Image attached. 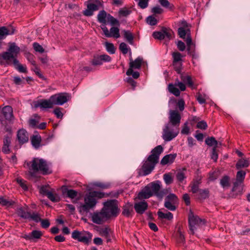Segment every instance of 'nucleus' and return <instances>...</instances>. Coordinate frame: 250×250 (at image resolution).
<instances>
[{
    "label": "nucleus",
    "mask_w": 250,
    "mask_h": 250,
    "mask_svg": "<svg viewBox=\"0 0 250 250\" xmlns=\"http://www.w3.org/2000/svg\"><path fill=\"white\" fill-rule=\"evenodd\" d=\"M163 151V148L161 145L157 146L151 150V154L145 161L139 171V176H146L152 171L156 165L158 163L160 155Z\"/></svg>",
    "instance_id": "nucleus-1"
},
{
    "label": "nucleus",
    "mask_w": 250,
    "mask_h": 250,
    "mask_svg": "<svg viewBox=\"0 0 250 250\" xmlns=\"http://www.w3.org/2000/svg\"><path fill=\"white\" fill-rule=\"evenodd\" d=\"M161 186L159 181L151 182L138 193L137 197L139 199L142 200L148 199L155 195L158 198L162 199L168 193V191L166 189L161 190Z\"/></svg>",
    "instance_id": "nucleus-2"
},
{
    "label": "nucleus",
    "mask_w": 250,
    "mask_h": 250,
    "mask_svg": "<svg viewBox=\"0 0 250 250\" xmlns=\"http://www.w3.org/2000/svg\"><path fill=\"white\" fill-rule=\"evenodd\" d=\"M109 194L103 192L93 191L85 194L84 203L80 205L79 211L81 213L88 212L93 209L97 203V200L109 196Z\"/></svg>",
    "instance_id": "nucleus-3"
},
{
    "label": "nucleus",
    "mask_w": 250,
    "mask_h": 250,
    "mask_svg": "<svg viewBox=\"0 0 250 250\" xmlns=\"http://www.w3.org/2000/svg\"><path fill=\"white\" fill-rule=\"evenodd\" d=\"M30 169L33 170V172H30V175L32 176H34L35 173L39 171L43 175L50 174L52 172L49 169L47 161L38 158H34L32 160Z\"/></svg>",
    "instance_id": "nucleus-4"
},
{
    "label": "nucleus",
    "mask_w": 250,
    "mask_h": 250,
    "mask_svg": "<svg viewBox=\"0 0 250 250\" xmlns=\"http://www.w3.org/2000/svg\"><path fill=\"white\" fill-rule=\"evenodd\" d=\"M104 207L102 208L104 211L108 219L111 217H116L119 214V209L117 204V201L111 200L104 203Z\"/></svg>",
    "instance_id": "nucleus-5"
},
{
    "label": "nucleus",
    "mask_w": 250,
    "mask_h": 250,
    "mask_svg": "<svg viewBox=\"0 0 250 250\" xmlns=\"http://www.w3.org/2000/svg\"><path fill=\"white\" fill-rule=\"evenodd\" d=\"M71 237L74 240L85 245H88L91 242L92 234L86 231H80L78 230H74L72 233Z\"/></svg>",
    "instance_id": "nucleus-6"
},
{
    "label": "nucleus",
    "mask_w": 250,
    "mask_h": 250,
    "mask_svg": "<svg viewBox=\"0 0 250 250\" xmlns=\"http://www.w3.org/2000/svg\"><path fill=\"white\" fill-rule=\"evenodd\" d=\"M188 221L189 233L192 234H194V230L196 229L197 227L205 223V220L200 218L197 215H194L192 212H190L189 214Z\"/></svg>",
    "instance_id": "nucleus-7"
},
{
    "label": "nucleus",
    "mask_w": 250,
    "mask_h": 250,
    "mask_svg": "<svg viewBox=\"0 0 250 250\" xmlns=\"http://www.w3.org/2000/svg\"><path fill=\"white\" fill-rule=\"evenodd\" d=\"M179 204V199L174 193H170L165 199L164 207L168 210L175 211Z\"/></svg>",
    "instance_id": "nucleus-8"
},
{
    "label": "nucleus",
    "mask_w": 250,
    "mask_h": 250,
    "mask_svg": "<svg viewBox=\"0 0 250 250\" xmlns=\"http://www.w3.org/2000/svg\"><path fill=\"white\" fill-rule=\"evenodd\" d=\"M101 4L100 0H89L87 1V9L83 12L85 16H91L94 11L99 10Z\"/></svg>",
    "instance_id": "nucleus-9"
},
{
    "label": "nucleus",
    "mask_w": 250,
    "mask_h": 250,
    "mask_svg": "<svg viewBox=\"0 0 250 250\" xmlns=\"http://www.w3.org/2000/svg\"><path fill=\"white\" fill-rule=\"evenodd\" d=\"M169 122L167 125L173 127L177 128L180 125L181 116L177 110H170L169 111Z\"/></svg>",
    "instance_id": "nucleus-10"
},
{
    "label": "nucleus",
    "mask_w": 250,
    "mask_h": 250,
    "mask_svg": "<svg viewBox=\"0 0 250 250\" xmlns=\"http://www.w3.org/2000/svg\"><path fill=\"white\" fill-rule=\"evenodd\" d=\"M70 98L71 96L67 93H61L51 96V100L55 105H62Z\"/></svg>",
    "instance_id": "nucleus-11"
},
{
    "label": "nucleus",
    "mask_w": 250,
    "mask_h": 250,
    "mask_svg": "<svg viewBox=\"0 0 250 250\" xmlns=\"http://www.w3.org/2000/svg\"><path fill=\"white\" fill-rule=\"evenodd\" d=\"M101 29L103 30L104 36L107 38H114L118 39L120 38V30L118 27L113 26L110 29V31L105 25H102Z\"/></svg>",
    "instance_id": "nucleus-12"
},
{
    "label": "nucleus",
    "mask_w": 250,
    "mask_h": 250,
    "mask_svg": "<svg viewBox=\"0 0 250 250\" xmlns=\"http://www.w3.org/2000/svg\"><path fill=\"white\" fill-rule=\"evenodd\" d=\"M174 130L169 125H166L163 133V138L165 141H170L177 135V133L174 132Z\"/></svg>",
    "instance_id": "nucleus-13"
},
{
    "label": "nucleus",
    "mask_w": 250,
    "mask_h": 250,
    "mask_svg": "<svg viewBox=\"0 0 250 250\" xmlns=\"http://www.w3.org/2000/svg\"><path fill=\"white\" fill-rule=\"evenodd\" d=\"M111 60V58L106 54L94 55L91 61V63L94 66L101 65L103 64V62H109Z\"/></svg>",
    "instance_id": "nucleus-14"
},
{
    "label": "nucleus",
    "mask_w": 250,
    "mask_h": 250,
    "mask_svg": "<svg viewBox=\"0 0 250 250\" xmlns=\"http://www.w3.org/2000/svg\"><path fill=\"white\" fill-rule=\"evenodd\" d=\"M91 218L93 223L99 225L103 224L105 220L108 219L102 209L100 212H94L92 214Z\"/></svg>",
    "instance_id": "nucleus-15"
},
{
    "label": "nucleus",
    "mask_w": 250,
    "mask_h": 250,
    "mask_svg": "<svg viewBox=\"0 0 250 250\" xmlns=\"http://www.w3.org/2000/svg\"><path fill=\"white\" fill-rule=\"evenodd\" d=\"M202 176L200 174L199 170H197V175L195 176L190 183L191 191L192 193H197L199 190V185L202 183Z\"/></svg>",
    "instance_id": "nucleus-16"
},
{
    "label": "nucleus",
    "mask_w": 250,
    "mask_h": 250,
    "mask_svg": "<svg viewBox=\"0 0 250 250\" xmlns=\"http://www.w3.org/2000/svg\"><path fill=\"white\" fill-rule=\"evenodd\" d=\"M1 113L5 119L8 121L11 122L14 119L13 108L10 105L3 107L2 108Z\"/></svg>",
    "instance_id": "nucleus-17"
},
{
    "label": "nucleus",
    "mask_w": 250,
    "mask_h": 250,
    "mask_svg": "<svg viewBox=\"0 0 250 250\" xmlns=\"http://www.w3.org/2000/svg\"><path fill=\"white\" fill-rule=\"evenodd\" d=\"M143 62V58L138 57L134 61L131 60L129 62V68L127 70L126 74L129 75L131 73L132 69H140L141 67Z\"/></svg>",
    "instance_id": "nucleus-18"
},
{
    "label": "nucleus",
    "mask_w": 250,
    "mask_h": 250,
    "mask_svg": "<svg viewBox=\"0 0 250 250\" xmlns=\"http://www.w3.org/2000/svg\"><path fill=\"white\" fill-rule=\"evenodd\" d=\"M148 204L145 200L134 204V208L137 213L143 214L148 209Z\"/></svg>",
    "instance_id": "nucleus-19"
},
{
    "label": "nucleus",
    "mask_w": 250,
    "mask_h": 250,
    "mask_svg": "<svg viewBox=\"0 0 250 250\" xmlns=\"http://www.w3.org/2000/svg\"><path fill=\"white\" fill-rule=\"evenodd\" d=\"M17 136L18 141L20 145L25 144L29 140L28 133L24 129L18 130Z\"/></svg>",
    "instance_id": "nucleus-20"
},
{
    "label": "nucleus",
    "mask_w": 250,
    "mask_h": 250,
    "mask_svg": "<svg viewBox=\"0 0 250 250\" xmlns=\"http://www.w3.org/2000/svg\"><path fill=\"white\" fill-rule=\"evenodd\" d=\"M133 213V205L127 202L123 207L122 215L126 217H131Z\"/></svg>",
    "instance_id": "nucleus-21"
},
{
    "label": "nucleus",
    "mask_w": 250,
    "mask_h": 250,
    "mask_svg": "<svg viewBox=\"0 0 250 250\" xmlns=\"http://www.w3.org/2000/svg\"><path fill=\"white\" fill-rule=\"evenodd\" d=\"M54 104L53 101L51 100V97L49 100H42L37 104H35L36 107H40L42 109L51 108Z\"/></svg>",
    "instance_id": "nucleus-22"
},
{
    "label": "nucleus",
    "mask_w": 250,
    "mask_h": 250,
    "mask_svg": "<svg viewBox=\"0 0 250 250\" xmlns=\"http://www.w3.org/2000/svg\"><path fill=\"white\" fill-rule=\"evenodd\" d=\"M1 57L9 65L13 64V60L14 59H17L14 54L10 52L9 51L2 53L1 55Z\"/></svg>",
    "instance_id": "nucleus-23"
},
{
    "label": "nucleus",
    "mask_w": 250,
    "mask_h": 250,
    "mask_svg": "<svg viewBox=\"0 0 250 250\" xmlns=\"http://www.w3.org/2000/svg\"><path fill=\"white\" fill-rule=\"evenodd\" d=\"M177 154L176 153L169 154L165 155L161 161V164L165 165L168 163H172L176 158Z\"/></svg>",
    "instance_id": "nucleus-24"
},
{
    "label": "nucleus",
    "mask_w": 250,
    "mask_h": 250,
    "mask_svg": "<svg viewBox=\"0 0 250 250\" xmlns=\"http://www.w3.org/2000/svg\"><path fill=\"white\" fill-rule=\"evenodd\" d=\"M17 213L20 217L24 219H28L30 212L27 211V208L21 207L18 208Z\"/></svg>",
    "instance_id": "nucleus-25"
},
{
    "label": "nucleus",
    "mask_w": 250,
    "mask_h": 250,
    "mask_svg": "<svg viewBox=\"0 0 250 250\" xmlns=\"http://www.w3.org/2000/svg\"><path fill=\"white\" fill-rule=\"evenodd\" d=\"M197 192V198L199 200H205L209 196V191L207 188L199 189Z\"/></svg>",
    "instance_id": "nucleus-26"
},
{
    "label": "nucleus",
    "mask_w": 250,
    "mask_h": 250,
    "mask_svg": "<svg viewBox=\"0 0 250 250\" xmlns=\"http://www.w3.org/2000/svg\"><path fill=\"white\" fill-rule=\"evenodd\" d=\"M157 215L159 218L160 219H166L168 221L172 220L173 218V215L170 212L167 211L166 213H164L163 211L159 210L157 212Z\"/></svg>",
    "instance_id": "nucleus-27"
},
{
    "label": "nucleus",
    "mask_w": 250,
    "mask_h": 250,
    "mask_svg": "<svg viewBox=\"0 0 250 250\" xmlns=\"http://www.w3.org/2000/svg\"><path fill=\"white\" fill-rule=\"evenodd\" d=\"M107 15L108 14H107L106 12L104 10H102L99 12L97 16L98 21L104 24L103 25H105L107 22Z\"/></svg>",
    "instance_id": "nucleus-28"
},
{
    "label": "nucleus",
    "mask_w": 250,
    "mask_h": 250,
    "mask_svg": "<svg viewBox=\"0 0 250 250\" xmlns=\"http://www.w3.org/2000/svg\"><path fill=\"white\" fill-rule=\"evenodd\" d=\"M42 141V138L39 135H34L31 137V141L33 146L38 148L40 146V144Z\"/></svg>",
    "instance_id": "nucleus-29"
},
{
    "label": "nucleus",
    "mask_w": 250,
    "mask_h": 250,
    "mask_svg": "<svg viewBox=\"0 0 250 250\" xmlns=\"http://www.w3.org/2000/svg\"><path fill=\"white\" fill-rule=\"evenodd\" d=\"M180 74L181 75V79L184 83L188 84L189 87H192L193 86V83L190 76L184 75L181 73Z\"/></svg>",
    "instance_id": "nucleus-30"
},
{
    "label": "nucleus",
    "mask_w": 250,
    "mask_h": 250,
    "mask_svg": "<svg viewBox=\"0 0 250 250\" xmlns=\"http://www.w3.org/2000/svg\"><path fill=\"white\" fill-rule=\"evenodd\" d=\"M161 30L163 32L162 34L164 36V39H167L169 40L172 38L173 32L170 29L166 27H163Z\"/></svg>",
    "instance_id": "nucleus-31"
},
{
    "label": "nucleus",
    "mask_w": 250,
    "mask_h": 250,
    "mask_svg": "<svg viewBox=\"0 0 250 250\" xmlns=\"http://www.w3.org/2000/svg\"><path fill=\"white\" fill-rule=\"evenodd\" d=\"M13 64L15 68L20 72L22 73H26L27 72L26 67L23 66L21 64L19 63V61L17 59H14L13 60Z\"/></svg>",
    "instance_id": "nucleus-32"
},
{
    "label": "nucleus",
    "mask_w": 250,
    "mask_h": 250,
    "mask_svg": "<svg viewBox=\"0 0 250 250\" xmlns=\"http://www.w3.org/2000/svg\"><path fill=\"white\" fill-rule=\"evenodd\" d=\"M124 38L126 39L127 42L132 44L133 43L134 37L132 33L129 30H124L123 31Z\"/></svg>",
    "instance_id": "nucleus-33"
},
{
    "label": "nucleus",
    "mask_w": 250,
    "mask_h": 250,
    "mask_svg": "<svg viewBox=\"0 0 250 250\" xmlns=\"http://www.w3.org/2000/svg\"><path fill=\"white\" fill-rule=\"evenodd\" d=\"M8 51L13 54L14 56L16 57L17 54L19 53L20 48L16 45L15 43L13 42L10 43Z\"/></svg>",
    "instance_id": "nucleus-34"
},
{
    "label": "nucleus",
    "mask_w": 250,
    "mask_h": 250,
    "mask_svg": "<svg viewBox=\"0 0 250 250\" xmlns=\"http://www.w3.org/2000/svg\"><path fill=\"white\" fill-rule=\"evenodd\" d=\"M220 185L224 188L230 186V178L228 176H223L220 180Z\"/></svg>",
    "instance_id": "nucleus-35"
},
{
    "label": "nucleus",
    "mask_w": 250,
    "mask_h": 250,
    "mask_svg": "<svg viewBox=\"0 0 250 250\" xmlns=\"http://www.w3.org/2000/svg\"><path fill=\"white\" fill-rule=\"evenodd\" d=\"M110 231V229L108 228H102L99 230L100 234L104 236L107 239V242L110 241V235L109 232Z\"/></svg>",
    "instance_id": "nucleus-36"
},
{
    "label": "nucleus",
    "mask_w": 250,
    "mask_h": 250,
    "mask_svg": "<svg viewBox=\"0 0 250 250\" xmlns=\"http://www.w3.org/2000/svg\"><path fill=\"white\" fill-rule=\"evenodd\" d=\"M63 193H66L67 197L71 199L75 198L78 194L77 191L73 189H68L67 188L63 190Z\"/></svg>",
    "instance_id": "nucleus-37"
},
{
    "label": "nucleus",
    "mask_w": 250,
    "mask_h": 250,
    "mask_svg": "<svg viewBox=\"0 0 250 250\" xmlns=\"http://www.w3.org/2000/svg\"><path fill=\"white\" fill-rule=\"evenodd\" d=\"M107 22L110 23L112 26L117 25L119 26L120 25L119 21L109 14L107 15Z\"/></svg>",
    "instance_id": "nucleus-38"
},
{
    "label": "nucleus",
    "mask_w": 250,
    "mask_h": 250,
    "mask_svg": "<svg viewBox=\"0 0 250 250\" xmlns=\"http://www.w3.org/2000/svg\"><path fill=\"white\" fill-rule=\"evenodd\" d=\"M249 165V163L248 160L244 159L239 160L236 164V167L239 169L242 167H248Z\"/></svg>",
    "instance_id": "nucleus-39"
},
{
    "label": "nucleus",
    "mask_w": 250,
    "mask_h": 250,
    "mask_svg": "<svg viewBox=\"0 0 250 250\" xmlns=\"http://www.w3.org/2000/svg\"><path fill=\"white\" fill-rule=\"evenodd\" d=\"M173 61L172 62H183L182 58L183 56L180 52L178 51L173 52L171 54Z\"/></svg>",
    "instance_id": "nucleus-40"
},
{
    "label": "nucleus",
    "mask_w": 250,
    "mask_h": 250,
    "mask_svg": "<svg viewBox=\"0 0 250 250\" xmlns=\"http://www.w3.org/2000/svg\"><path fill=\"white\" fill-rule=\"evenodd\" d=\"M205 143L209 146H213L217 147L218 142L213 137H208L206 140Z\"/></svg>",
    "instance_id": "nucleus-41"
},
{
    "label": "nucleus",
    "mask_w": 250,
    "mask_h": 250,
    "mask_svg": "<svg viewBox=\"0 0 250 250\" xmlns=\"http://www.w3.org/2000/svg\"><path fill=\"white\" fill-rule=\"evenodd\" d=\"M159 2L165 8H168L170 10H173L174 9V5L171 4L168 0H159Z\"/></svg>",
    "instance_id": "nucleus-42"
},
{
    "label": "nucleus",
    "mask_w": 250,
    "mask_h": 250,
    "mask_svg": "<svg viewBox=\"0 0 250 250\" xmlns=\"http://www.w3.org/2000/svg\"><path fill=\"white\" fill-rule=\"evenodd\" d=\"M131 13L130 8L124 7L120 9L119 11V16L120 17H127Z\"/></svg>",
    "instance_id": "nucleus-43"
},
{
    "label": "nucleus",
    "mask_w": 250,
    "mask_h": 250,
    "mask_svg": "<svg viewBox=\"0 0 250 250\" xmlns=\"http://www.w3.org/2000/svg\"><path fill=\"white\" fill-rule=\"evenodd\" d=\"M168 90L169 91L174 94L175 96H179L180 94V91L179 89L174 86L172 83H170L168 85Z\"/></svg>",
    "instance_id": "nucleus-44"
},
{
    "label": "nucleus",
    "mask_w": 250,
    "mask_h": 250,
    "mask_svg": "<svg viewBox=\"0 0 250 250\" xmlns=\"http://www.w3.org/2000/svg\"><path fill=\"white\" fill-rule=\"evenodd\" d=\"M105 46L106 48V51L111 54H113L115 53L116 48L114 47V45L113 43L105 42Z\"/></svg>",
    "instance_id": "nucleus-45"
},
{
    "label": "nucleus",
    "mask_w": 250,
    "mask_h": 250,
    "mask_svg": "<svg viewBox=\"0 0 250 250\" xmlns=\"http://www.w3.org/2000/svg\"><path fill=\"white\" fill-rule=\"evenodd\" d=\"M190 32L189 29H185L184 27H179L178 29V33L179 37L182 39L186 38V34H188Z\"/></svg>",
    "instance_id": "nucleus-46"
},
{
    "label": "nucleus",
    "mask_w": 250,
    "mask_h": 250,
    "mask_svg": "<svg viewBox=\"0 0 250 250\" xmlns=\"http://www.w3.org/2000/svg\"><path fill=\"white\" fill-rule=\"evenodd\" d=\"M177 235H178V238H177V241L179 243H183L185 241V236L184 235L183 232H182L181 230V228L180 227L178 228V230H177Z\"/></svg>",
    "instance_id": "nucleus-47"
},
{
    "label": "nucleus",
    "mask_w": 250,
    "mask_h": 250,
    "mask_svg": "<svg viewBox=\"0 0 250 250\" xmlns=\"http://www.w3.org/2000/svg\"><path fill=\"white\" fill-rule=\"evenodd\" d=\"M172 65L173 66L174 69L177 72V73L181 74L183 65L182 62H172Z\"/></svg>",
    "instance_id": "nucleus-48"
},
{
    "label": "nucleus",
    "mask_w": 250,
    "mask_h": 250,
    "mask_svg": "<svg viewBox=\"0 0 250 250\" xmlns=\"http://www.w3.org/2000/svg\"><path fill=\"white\" fill-rule=\"evenodd\" d=\"M176 177L177 180L180 183H182L187 178L185 173L182 170H179L177 172Z\"/></svg>",
    "instance_id": "nucleus-49"
},
{
    "label": "nucleus",
    "mask_w": 250,
    "mask_h": 250,
    "mask_svg": "<svg viewBox=\"0 0 250 250\" xmlns=\"http://www.w3.org/2000/svg\"><path fill=\"white\" fill-rule=\"evenodd\" d=\"M42 235V233L40 230H34L31 232L32 240H33L34 239H40Z\"/></svg>",
    "instance_id": "nucleus-50"
},
{
    "label": "nucleus",
    "mask_w": 250,
    "mask_h": 250,
    "mask_svg": "<svg viewBox=\"0 0 250 250\" xmlns=\"http://www.w3.org/2000/svg\"><path fill=\"white\" fill-rule=\"evenodd\" d=\"M246 172L244 171H238L236 174V180L237 182H242L245 178Z\"/></svg>",
    "instance_id": "nucleus-51"
},
{
    "label": "nucleus",
    "mask_w": 250,
    "mask_h": 250,
    "mask_svg": "<svg viewBox=\"0 0 250 250\" xmlns=\"http://www.w3.org/2000/svg\"><path fill=\"white\" fill-rule=\"evenodd\" d=\"M46 196L50 200L54 202H58L59 200L58 196L56 194H54L51 191H50L49 193H48V194L46 195Z\"/></svg>",
    "instance_id": "nucleus-52"
},
{
    "label": "nucleus",
    "mask_w": 250,
    "mask_h": 250,
    "mask_svg": "<svg viewBox=\"0 0 250 250\" xmlns=\"http://www.w3.org/2000/svg\"><path fill=\"white\" fill-rule=\"evenodd\" d=\"M147 23L150 25H155L157 24L158 21L153 16H149L146 19Z\"/></svg>",
    "instance_id": "nucleus-53"
},
{
    "label": "nucleus",
    "mask_w": 250,
    "mask_h": 250,
    "mask_svg": "<svg viewBox=\"0 0 250 250\" xmlns=\"http://www.w3.org/2000/svg\"><path fill=\"white\" fill-rule=\"evenodd\" d=\"M41 219V218H40V215L38 213L33 212L32 214H31L30 213L29 218L28 219L32 220L35 221L36 222H39L40 221Z\"/></svg>",
    "instance_id": "nucleus-54"
},
{
    "label": "nucleus",
    "mask_w": 250,
    "mask_h": 250,
    "mask_svg": "<svg viewBox=\"0 0 250 250\" xmlns=\"http://www.w3.org/2000/svg\"><path fill=\"white\" fill-rule=\"evenodd\" d=\"M164 180L167 185H169L173 182V178L170 173L165 174L164 175Z\"/></svg>",
    "instance_id": "nucleus-55"
},
{
    "label": "nucleus",
    "mask_w": 250,
    "mask_h": 250,
    "mask_svg": "<svg viewBox=\"0 0 250 250\" xmlns=\"http://www.w3.org/2000/svg\"><path fill=\"white\" fill-rule=\"evenodd\" d=\"M17 183L20 185L23 189L26 190L28 189V187L26 184V181L21 178H18L17 179Z\"/></svg>",
    "instance_id": "nucleus-56"
},
{
    "label": "nucleus",
    "mask_w": 250,
    "mask_h": 250,
    "mask_svg": "<svg viewBox=\"0 0 250 250\" xmlns=\"http://www.w3.org/2000/svg\"><path fill=\"white\" fill-rule=\"evenodd\" d=\"M119 49L124 54H126L128 52V48L126 43L122 42L119 45Z\"/></svg>",
    "instance_id": "nucleus-57"
},
{
    "label": "nucleus",
    "mask_w": 250,
    "mask_h": 250,
    "mask_svg": "<svg viewBox=\"0 0 250 250\" xmlns=\"http://www.w3.org/2000/svg\"><path fill=\"white\" fill-rule=\"evenodd\" d=\"M33 46L34 49L37 52L42 53L44 51V49L43 48V47L37 42H34L33 44Z\"/></svg>",
    "instance_id": "nucleus-58"
},
{
    "label": "nucleus",
    "mask_w": 250,
    "mask_h": 250,
    "mask_svg": "<svg viewBox=\"0 0 250 250\" xmlns=\"http://www.w3.org/2000/svg\"><path fill=\"white\" fill-rule=\"evenodd\" d=\"M162 33V30H161V31L154 32L153 33L152 36L155 39L162 40L164 39V36Z\"/></svg>",
    "instance_id": "nucleus-59"
},
{
    "label": "nucleus",
    "mask_w": 250,
    "mask_h": 250,
    "mask_svg": "<svg viewBox=\"0 0 250 250\" xmlns=\"http://www.w3.org/2000/svg\"><path fill=\"white\" fill-rule=\"evenodd\" d=\"M12 135L10 133L7 135L4 136L3 139V145L5 146H10L11 144V140Z\"/></svg>",
    "instance_id": "nucleus-60"
},
{
    "label": "nucleus",
    "mask_w": 250,
    "mask_h": 250,
    "mask_svg": "<svg viewBox=\"0 0 250 250\" xmlns=\"http://www.w3.org/2000/svg\"><path fill=\"white\" fill-rule=\"evenodd\" d=\"M208 127V125L205 121L198 122L197 124V128L205 130Z\"/></svg>",
    "instance_id": "nucleus-61"
},
{
    "label": "nucleus",
    "mask_w": 250,
    "mask_h": 250,
    "mask_svg": "<svg viewBox=\"0 0 250 250\" xmlns=\"http://www.w3.org/2000/svg\"><path fill=\"white\" fill-rule=\"evenodd\" d=\"M41 223V226L43 229H47L50 225V222L48 219H41L40 221H39Z\"/></svg>",
    "instance_id": "nucleus-62"
},
{
    "label": "nucleus",
    "mask_w": 250,
    "mask_h": 250,
    "mask_svg": "<svg viewBox=\"0 0 250 250\" xmlns=\"http://www.w3.org/2000/svg\"><path fill=\"white\" fill-rule=\"evenodd\" d=\"M151 12L154 14H161L164 12V10L159 6H157L153 7Z\"/></svg>",
    "instance_id": "nucleus-63"
},
{
    "label": "nucleus",
    "mask_w": 250,
    "mask_h": 250,
    "mask_svg": "<svg viewBox=\"0 0 250 250\" xmlns=\"http://www.w3.org/2000/svg\"><path fill=\"white\" fill-rule=\"evenodd\" d=\"M177 105L180 111H182L185 108V101L183 99L178 100Z\"/></svg>",
    "instance_id": "nucleus-64"
}]
</instances>
